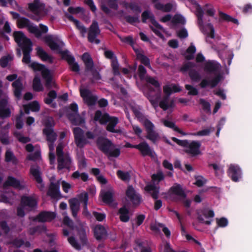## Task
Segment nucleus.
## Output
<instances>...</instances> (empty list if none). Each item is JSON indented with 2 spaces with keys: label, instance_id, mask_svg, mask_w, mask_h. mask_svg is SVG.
<instances>
[{
  "label": "nucleus",
  "instance_id": "nucleus-60",
  "mask_svg": "<svg viewBox=\"0 0 252 252\" xmlns=\"http://www.w3.org/2000/svg\"><path fill=\"white\" fill-rule=\"evenodd\" d=\"M125 19L126 22L131 25H133L135 23H139L140 22L138 15L135 16L127 15L125 17Z\"/></svg>",
  "mask_w": 252,
  "mask_h": 252
},
{
  "label": "nucleus",
  "instance_id": "nucleus-53",
  "mask_svg": "<svg viewBox=\"0 0 252 252\" xmlns=\"http://www.w3.org/2000/svg\"><path fill=\"white\" fill-rule=\"evenodd\" d=\"M189 75L190 79L193 82H198L201 79L200 74L194 68L189 72Z\"/></svg>",
  "mask_w": 252,
  "mask_h": 252
},
{
  "label": "nucleus",
  "instance_id": "nucleus-51",
  "mask_svg": "<svg viewBox=\"0 0 252 252\" xmlns=\"http://www.w3.org/2000/svg\"><path fill=\"white\" fill-rule=\"evenodd\" d=\"M71 177L74 179H79V177H81V180L83 182L87 181L89 178V176L87 173L83 172L80 174L78 171H76L73 172L71 175Z\"/></svg>",
  "mask_w": 252,
  "mask_h": 252
},
{
  "label": "nucleus",
  "instance_id": "nucleus-49",
  "mask_svg": "<svg viewBox=\"0 0 252 252\" xmlns=\"http://www.w3.org/2000/svg\"><path fill=\"white\" fill-rule=\"evenodd\" d=\"M118 177L123 181L128 182L130 180L131 176L128 171H123L119 170L116 172Z\"/></svg>",
  "mask_w": 252,
  "mask_h": 252
},
{
  "label": "nucleus",
  "instance_id": "nucleus-4",
  "mask_svg": "<svg viewBox=\"0 0 252 252\" xmlns=\"http://www.w3.org/2000/svg\"><path fill=\"white\" fill-rule=\"evenodd\" d=\"M96 145L102 153L106 155L108 158L113 157L117 158L119 157L121 154L119 148L112 149L115 146L112 141L108 138L99 136L96 141Z\"/></svg>",
  "mask_w": 252,
  "mask_h": 252
},
{
  "label": "nucleus",
  "instance_id": "nucleus-28",
  "mask_svg": "<svg viewBox=\"0 0 252 252\" xmlns=\"http://www.w3.org/2000/svg\"><path fill=\"white\" fill-rule=\"evenodd\" d=\"M12 87L13 88V93L15 97L19 100L21 98L22 92L24 89L23 84L21 81L18 79L12 83Z\"/></svg>",
  "mask_w": 252,
  "mask_h": 252
},
{
  "label": "nucleus",
  "instance_id": "nucleus-40",
  "mask_svg": "<svg viewBox=\"0 0 252 252\" xmlns=\"http://www.w3.org/2000/svg\"><path fill=\"white\" fill-rule=\"evenodd\" d=\"M32 45L24 47L22 48L23 52V58L22 62L26 63H29L31 62V53L32 50Z\"/></svg>",
  "mask_w": 252,
  "mask_h": 252
},
{
  "label": "nucleus",
  "instance_id": "nucleus-52",
  "mask_svg": "<svg viewBox=\"0 0 252 252\" xmlns=\"http://www.w3.org/2000/svg\"><path fill=\"white\" fill-rule=\"evenodd\" d=\"M111 66L112 68L113 74L115 76L120 75V72L119 71V64L116 57H115L114 60H112Z\"/></svg>",
  "mask_w": 252,
  "mask_h": 252
},
{
  "label": "nucleus",
  "instance_id": "nucleus-62",
  "mask_svg": "<svg viewBox=\"0 0 252 252\" xmlns=\"http://www.w3.org/2000/svg\"><path fill=\"white\" fill-rule=\"evenodd\" d=\"M145 80L147 83H149L154 86L156 88H160V84L158 80L155 79L153 77L151 76H147L145 78Z\"/></svg>",
  "mask_w": 252,
  "mask_h": 252
},
{
  "label": "nucleus",
  "instance_id": "nucleus-59",
  "mask_svg": "<svg viewBox=\"0 0 252 252\" xmlns=\"http://www.w3.org/2000/svg\"><path fill=\"white\" fill-rule=\"evenodd\" d=\"M68 241L69 244L76 250H80L81 249V245L76 241L75 237L73 236L68 237Z\"/></svg>",
  "mask_w": 252,
  "mask_h": 252
},
{
  "label": "nucleus",
  "instance_id": "nucleus-61",
  "mask_svg": "<svg viewBox=\"0 0 252 252\" xmlns=\"http://www.w3.org/2000/svg\"><path fill=\"white\" fill-rule=\"evenodd\" d=\"M55 126V123L52 117L46 119L44 122L45 128L44 129H53V127Z\"/></svg>",
  "mask_w": 252,
  "mask_h": 252
},
{
  "label": "nucleus",
  "instance_id": "nucleus-50",
  "mask_svg": "<svg viewBox=\"0 0 252 252\" xmlns=\"http://www.w3.org/2000/svg\"><path fill=\"white\" fill-rule=\"evenodd\" d=\"M30 67L34 70V71H40L41 72V75L42 76V72L45 70L48 69L46 67L45 65L39 63L37 62H32L30 64Z\"/></svg>",
  "mask_w": 252,
  "mask_h": 252
},
{
  "label": "nucleus",
  "instance_id": "nucleus-24",
  "mask_svg": "<svg viewBox=\"0 0 252 252\" xmlns=\"http://www.w3.org/2000/svg\"><path fill=\"white\" fill-rule=\"evenodd\" d=\"M3 186L4 188L11 187L19 189H23L24 188L19 180L10 176H8L6 181L3 183Z\"/></svg>",
  "mask_w": 252,
  "mask_h": 252
},
{
  "label": "nucleus",
  "instance_id": "nucleus-26",
  "mask_svg": "<svg viewBox=\"0 0 252 252\" xmlns=\"http://www.w3.org/2000/svg\"><path fill=\"white\" fill-rule=\"evenodd\" d=\"M21 204L24 207H28L31 209L37 206V202L32 196H23L21 199Z\"/></svg>",
  "mask_w": 252,
  "mask_h": 252
},
{
  "label": "nucleus",
  "instance_id": "nucleus-37",
  "mask_svg": "<svg viewBox=\"0 0 252 252\" xmlns=\"http://www.w3.org/2000/svg\"><path fill=\"white\" fill-rule=\"evenodd\" d=\"M154 91V89L152 87H150L149 88V91L147 94V97L153 106L156 108L158 106V101L160 98V94L158 93L156 94L155 96L151 95V93Z\"/></svg>",
  "mask_w": 252,
  "mask_h": 252
},
{
  "label": "nucleus",
  "instance_id": "nucleus-63",
  "mask_svg": "<svg viewBox=\"0 0 252 252\" xmlns=\"http://www.w3.org/2000/svg\"><path fill=\"white\" fill-rule=\"evenodd\" d=\"M216 222L219 227H225L228 223V220L224 217H221L220 219H216Z\"/></svg>",
  "mask_w": 252,
  "mask_h": 252
},
{
  "label": "nucleus",
  "instance_id": "nucleus-22",
  "mask_svg": "<svg viewBox=\"0 0 252 252\" xmlns=\"http://www.w3.org/2000/svg\"><path fill=\"white\" fill-rule=\"evenodd\" d=\"M136 146V149L140 151L143 157L149 156L152 158L154 157L155 152L146 142H141Z\"/></svg>",
  "mask_w": 252,
  "mask_h": 252
},
{
  "label": "nucleus",
  "instance_id": "nucleus-58",
  "mask_svg": "<svg viewBox=\"0 0 252 252\" xmlns=\"http://www.w3.org/2000/svg\"><path fill=\"white\" fill-rule=\"evenodd\" d=\"M14 136L17 138L18 140L22 143L26 144L31 141L30 138L23 136L20 133L18 132L14 133Z\"/></svg>",
  "mask_w": 252,
  "mask_h": 252
},
{
  "label": "nucleus",
  "instance_id": "nucleus-38",
  "mask_svg": "<svg viewBox=\"0 0 252 252\" xmlns=\"http://www.w3.org/2000/svg\"><path fill=\"white\" fill-rule=\"evenodd\" d=\"M23 108L26 114H29L30 110L32 112H38L40 110V105L37 101H33L28 104L24 105Z\"/></svg>",
  "mask_w": 252,
  "mask_h": 252
},
{
  "label": "nucleus",
  "instance_id": "nucleus-21",
  "mask_svg": "<svg viewBox=\"0 0 252 252\" xmlns=\"http://www.w3.org/2000/svg\"><path fill=\"white\" fill-rule=\"evenodd\" d=\"M100 33L98 22L93 21L88 30V40L91 43H93L94 39Z\"/></svg>",
  "mask_w": 252,
  "mask_h": 252
},
{
  "label": "nucleus",
  "instance_id": "nucleus-45",
  "mask_svg": "<svg viewBox=\"0 0 252 252\" xmlns=\"http://www.w3.org/2000/svg\"><path fill=\"white\" fill-rule=\"evenodd\" d=\"M47 230L46 227L44 225H38L30 227L28 230V233L31 235H33L36 233L41 234L45 232Z\"/></svg>",
  "mask_w": 252,
  "mask_h": 252
},
{
  "label": "nucleus",
  "instance_id": "nucleus-8",
  "mask_svg": "<svg viewBox=\"0 0 252 252\" xmlns=\"http://www.w3.org/2000/svg\"><path fill=\"white\" fill-rule=\"evenodd\" d=\"M144 126L147 132L146 138L151 141L153 143H156V141L159 138V134L155 130V126L154 124L149 119L144 118L140 121Z\"/></svg>",
  "mask_w": 252,
  "mask_h": 252
},
{
  "label": "nucleus",
  "instance_id": "nucleus-3",
  "mask_svg": "<svg viewBox=\"0 0 252 252\" xmlns=\"http://www.w3.org/2000/svg\"><path fill=\"white\" fill-rule=\"evenodd\" d=\"M17 26L19 29L27 28L29 32L34 34L37 38H40L42 33H46L48 32V28L47 26L40 24L39 25L40 29H39L29 19L24 17H22L17 21Z\"/></svg>",
  "mask_w": 252,
  "mask_h": 252
},
{
  "label": "nucleus",
  "instance_id": "nucleus-16",
  "mask_svg": "<svg viewBox=\"0 0 252 252\" xmlns=\"http://www.w3.org/2000/svg\"><path fill=\"white\" fill-rule=\"evenodd\" d=\"M3 94V91L0 89V98ZM8 101L7 98H2L0 99V118L4 119L9 118L11 115V110L7 107Z\"/></svg>",
  "mask_w": 252,
  "mask_h": 252
},
{
  "label": "nucleus",
  "instance_id": "nucleus-48",
  "mask_svg": "<svg viewBox=\"0 0 252 252\" xmlns=\"http://www.w3.org/2000/svg\"><path fill=\"white\" fill-rule=\"evenodd\" d=\"M33 90L35 92H41L43 91V87L41 82L40 79L38 76H35L32 82Z\"/></svg>",
  "mask_w": 252,
  "mask_h": 252
},
{
  "label": "nucleus",
  "instance_id": "nucleus-15",
  "mask_svg": "<svg viewBox=\"0 0 252 252\" xmlns=\"http://www.w3.org/2000/svg\"><path fill=\"white\" fill-rule=\"evenodd\" d=\"M13 36L15 42L21 48L32 45L31 40L26 36L22 32H13Z\"/></svg>",
  "mask_w": 252,
  "mask_h": 252
},
{
  "label": "nucleus",
  "instance_id": "nucleus-43",
  "mask_svg": "<svg viewBox=\"0 0 252 252\" xmlns=\"http://www.w3.org/2000/svg\"><path fill=\"white\" fill-rule=\"evenodd\" d=\"M196 49L195 46L191 43L183 55L187 60L190 61L194 59V54L196 52Z\"/></svg>",
  "mask_w": 252,
  "mask_h": 252
},
{
  "label": "nucleus",
  "instance_id": "nucleus-27",
  "mask_svg": "<svg viewBox=\"0 0 252 252\" xmlns=\"http://www.w3.org/2000/svg\"><path fill=\"white\" fill-rule=\"evenodd\" d=\"M68 203L72 215L74 219H76L80 210V200L79 198H72L68 200Z\"/></svg>",
  "mask_w": 252,
  "mask_h": 252
},
{
  "label": "nucleus",
  "instance_id": "nucleus-17",
  "mask_svg": "<svg viewBox=\"0 0 252 252\" xmlns=\"http://www.w3.org/2000/svg\"><path fill=\"white\" fill-rule=\"evenodd\" d=\"M56 214L55 212L43 211L40 212L32 220L39 222H50L55 219Z\"/></svg>",
  "mask_w": 252,
  "mask_h": 252
},
{
  "label": "nucleus",
  "instance_id": "nucleus-9",
  "mask_svg": "<svg viewBox=\"0 0 252 252\" xmlns=\"http://www.w3.org/2000/svg\"><path fill=\"white\" fill-rule=\"evenodd\" d=\"M145 190L151 194L152 198L156 200L155 202L154 209L155 210H159L162 205V202L161 200H157L159 192V188L154 184H149L145 187Z\"/></svg>",
  "mask_w": 252,
  "mask_h": 252
},
{
  "label": "nucleus",
  "instance_id": "nucleus-56",
  "mask_svg": "<svg viewBox=\"0 0 252 252\" xmlns=\"http://www.w3.org/2000/svg\"><path fill=\"white\" fill-rule=\"evenodd\" d=\"M137 58L140 61L142 64L148 67L150 66V59L145 55L141 53L137 54Z\"/></svg>",
  "mask_w": 252,
  "mask_h": 252
},
{
  "label": "nucleus",
  "instance_id": "nucleus-33",
  "mask_svg": "<svg viewBox=\"0 0 252 252\" xmlns=\"http://www.w3.org/2000/svg\"><path fill=\"white\" fill-rule=\"evenodd\" d=\"M80 202L83 203V214L85 216H89L90 213L88 210L87 205L88 202V193L87 192H83L78 195Z\"/></svg>",
  "mask_w": 252,
  "mask_h": 252
},
{
  "label": "nucleus",
  "instance_id": "nucleus-11",
  "mask_svg": "<svg viewBox=\"0 0 252 252\" xmlns=\"http://www.w3.org/2000/svg\"><path fill=\"white\" fill-rule=\"evenodd\" d=\"M30 172L37 183V188L41 191H44L45 184L41 177L42 173L40 171V167L37 165H32L30 167Z\"/></svg>",
  "mask_w": 252,
  "mask_h": 252
},
{
  "label": "nucleus",
  "instance_id": "nucleus-30",
  "mask_svg": "<svg viewBox=\"0 0 252 252\" xmlns=\"http://www.w3.org/2000/svg\"><path fill=\"white\" fill-rule=\"evenodd\" d=\"M94 236L97 241H100L106 237L107 232L105 227L102 225H97L94 229Z\"/></svg>",
  "mask_w": 252,
  "mask_h": 252
},
{
  "label": "nucleus",
  "instance_id": "nucleus-42",
  "mask_svg": "<svg viewBox=\"0 0 252 252\" xmlns=\"http://www.w3.org/2000/svg\"><path fill=\"white\" fill-rule=\"evenodd\" d=\"M123 6L126 8L130 9L133 12L138 15L141 12V8L137 3L134 2H128L126 1H124Z\"/></svg>",
  "mask_w": 252,
  "mask_h": 252
},
{
  "label": "nucleus",
  "instance_id": "nucleus-64",
  "mask_svg": "<svg viewBox=\"0 0 252 252\" xmlns=\"http://www.w3.org/2000/svg\"><path fill=\"white\" fill-rule=\"evenodd\" d=\"M200 104L202 105V109L203 110L207 112L210 113L211 112V105L210 104L205 100L204 99L201 98L199 100Z\"/></svg>",
  "mask_w": 252,
  "mask_h": 252
},
{
  "label": "nucleus",
  "instance_id": "nucleus-57",
  "mask_svg": "<svg viewBox=\"0 0 252 252\" xmlns=\"http://www.w3.org/2000/svg\"><path fill=\"white\" fill-rule=\"evenodd\" d=\"M169 101V97H168V96H164L159 103V107L164 111L167 110L169 109V106H168Z\"/></svg>",
  "mask_w": 252,
  "mask_h": 252
},
{
  "label": "nucleus",
  "instance_id": "nucleus-19",
  "mask_svg": "<svg viewBox=\"0 0 252 252\" xmlns=\"http://www.w3.org/2000/svg\"><path fill=\"white\" fill-rule=\"evenodd\" d=\"M227 174L233 182H237L242 177L241 169L237 165L230 164L227 171Z\"/></svg>",
  "mask_w": 252,
  "mask_h": 252
},
{
  "label": "nucleus",
  "instance_id": "nucleus-2",
  "mask_svg": "<svg viewBox=\"0 0 252 252\" xmlns=\"http://www.w3.org/2000/svg\"><path fill=\"white\" fill-rule=\"evenodd\" d=\"M203 9L198 5L196 8V16L197 17V24L204 34H206L207 36L210 37L211 38H215V29L213 25L211 23H208L206 25L203 24V15L204 11L206 12L207 15L214 17L215 14V10L214 7L210 4H206Z\"/></svg>",
  "mask_w": 252,
  "mask_h": 252
},
{
  "label": "nucleus",
  "instance_id": "nucleus-12",
  "mask_svg": "<svg viewBox=\"0 0 252 252\" xmlns=\"http://www.w3.org/2000/svg\"><path fill=\"white\" fill-rule=\"evenodd\" d=\"M168 193L169 196L176 195V197L173 199L174 201H181L182 199H185L187 197V194L183 189L182 186L178 183H175L169 189Z\"/></svg>",
  "mask_w": 252,
  "mask_h": 252
},
{
  "label": "nucleus",
  "instance_id": "nucleus-10",
  "mask_svg": "<svg viewBox=\"0 0 252 252\" xmlns=\"http://www.w3.org/2000/svg\"><path fill=\"white\" fill-rule=\"evenodd\" d=\"M126 195L132 203L133 207H138L142 201L141 195L136 191L132 186H129L127 187L126 191Z\"/></svg>",
  "mask_w": 252,
  "mask_h": 252
},
{
  "label": "nucleus",
  "instance_id": "nucleus-14",
  "mask_svg": "<svg viewBox=\"0 0 252 252\" xmlns=\"http://www.w3.org/2000/svg\"><path fill=\"white\" fill-rule=\"evenodd\" d=\"M80 93L83 100L88 106H93L97 101L98 97L93 95L90 90L87 89H80Z\"/></svg>",
  "mask_w": 252,
  "mask_h": 252
},
{
  "label": "nucleus",
  "instance_id": "nucleus-7",
  "mask_svg": "<svg viewBox=\"0 0 252 252\" xmlns=\"http://www.w3.org/2000/svg\"><path fill=\"white\" fill-rule=\"evenodd\" d=\"M82 60L84 63L86 71H91L93 78L90 79L92 84L94 83V81L99 80L101 76L97 70L94 68V63L90 54L88 53H84L82 56Z\"/></svg>",
  "mask_w": 252,
  "mask_h": 252
},
{
  "label": "nucleus",
  "instance_id": "nucleus-34",
  "mask_svg": "<svg viewBox=\"0 0 252 252\" xmlns=\"http://www.w3.org/2000/svg\"><path fill=\"white\" fill-rule=\"evenodd\" d=\"M129 211L125 205L120 208L118 212L120 220L124 222H127L129 220Z\"/></svg>",
  "mask_w": 252,
  "mask_h": 252
},
{
  "label": "nucleus",
  "instance_id": "nucleus-39",
  "mask_svg": "<svg viewBox=\"0 0 252 252\" xmlns=\"http://www.w3.org/2000/svg\"><path fill=\"white\" fill-rule=\"evenodd\" d=\"M114 192L112 190H107L101 193L102 201L104 203L110 205L114 201Z\"/></svg>",
  "mask_w": 252,
  "mask_h": 252
},
{
  "label": "nucleus",
  "instance_id": "nucleus-32",
  "mask_svg": "<svg viewBox=\"0 0 252 252\" xmlns=\"http://www.w3.org/2000/svg\"><path fill=\"white\" fill-rule=\"evenodd\" d=\"M37 56L44 62L48 61L49 63H53V58L45 52L43 48L40 47H37L36 48Z\"/></svg>",
  "mask_w": 252,
  "mask_h": 252
},
{
  "label": "nucleus",
  "instance_id": "nucleus-55",
  "mask_svg": "<svg viewBox=\"0 0 252 252\" xmlns=\"http://www.w3.org/2000/svg\"><path fill=\"white\" fill-rule=\"evenodd\" d=\"M13 60V57L10 55H7L2 57L0 59V65L2 68L6 67L9 62Z\"/></svg>",
  "mask_w": 252,
  "mask_h": 252
},
{
  "label": "nucleus",
  "instance_id": "nucleus-54",
  "mask_svg": "<svg viewBox=\"0 0 252 252\" xmlns=\"http://www.w3.org/2000/svg\"><path fill=\"white\" fill-rule=\"evenodd\" d=\"M28 7L30 11L33 12L37 11L40 7V0H34L33 2L28 4Z\"/></svg>",
  "mask_w": 252,
  "mask_h": 252
},
{
  "label": "nucleus",
  "instance_id": "nucleus-31",
  "mask_svg": "<svg viewBox=\"0 0 252 252\" xmlns=\"http://www.w3.org/2000/svg\"><path fill=\"white\" fill-rule=\"evenodd\" d=\"M108 113H104L102 115L101 111L97 110L94 114V120L95 121H99V123L101 125L107 124L111 118Z\"/></svg>",
  "mask_w": 252,
  "mask_h": 252
},
{
  "label": "nucleus",
  "instance_id": "nucleus-41",
  "mask_svg": "<svg viewBox=\"0 0 252 252\" xmlns=\"http://www.w3.org/2000/svg\"><path fill=\"white\" fill-rule=\"evenodd\" d=\"M4 160L6 162H11L13 165H16L18 163V160L10 150H7L5 153Z\"/></svg>",
  "mask_w": 252,
  "mask_h": 252
},
{
  "label": "nucleus",
  "instance_id": "nucleus-5",
  "mask_svg": "<svg viewBox=\"0 0 252 252\" xmlns=\"http://www.w3.org/2000/svg\"><path fill=\"white\" fill-rule=\"evenodd\" d=\"M43 40L52 50L57 51L58 53L61 55L62 59L65 60L68 64L72 63L75 61L74 56L68 50H62L59 44L54 40L52 35L45 36Z\"/></svg>",
  "mask_w": 252,
  "mask_h": 252
},
{
  "label": "nucleus",
  "instance_id": "nucleus-44",
  "mask_svg": "<svg viewBox=\"0 0 252 252\" xmlns=\"http://www.w3.org/2000/svg\"><path fill=\"white\" fill-rule=\"evenodd\" d=\"M162 122L163 125L165 126L173 129L175 131L177 132L178 133L182 134V135H188V133L184 132L183 130L180 129L178 127H177L174 122L166 120H163L162 121Z\"/></svg>",
  "mask_w": 252,
  "mask_h": 252
},
{
  "label": "nucleus",
  "instance_id": "nucleus-29",
  "mask_svg": "<svg viewBox=\"0 0 252 252\" xmlns=\"http://www.w3.org/2000/svg\"><path fill=\"white\" fill-rule=\"evenodd\" d=\"M65 16L70 21L74 24L76 28L80 31L82 36L84 37L87 32L86 28L79 20L75 19L72 15L66 13Z\"/></svg>",
  "mask_w": 252,
  "mask_h": 252
},
{
  "label": "nucleus",
  "instance_id": "nucleus-18",
  "mask_svg": "<svg viewBox=\"0 0 252 252\" xmlns=\"http://www.w3.org/2000/svg\"><path fill=\"white\" fill-rule=\"evenodd\" d=\"M142 22L147 23V20H149L152 25L160 30H163V27L160 25L156 20L154 15L149 10H145L141 14Z\"/></svg>",
  "mask_w": 252,
  "mask_h": 252
},
{
  "label": "nucleus",
  "instance_id": "nucleus-47",
  "mask_svg": "<svg viewBox=\"0 0 252 252\" xmlns=\"http://www.w3.org/2000/svg\"><path fill=\"white\" fill-rule=\"evenodd\" d=\"M196 66L195 63L191 62H188L183 64L180 67V71L185 74L187 72H189Z\"/></svg>",
  "mask_w": 252,
  "mask_h": 252
},
{
  "label": "nucleus",
  "instance_id": "nucleus-25",
  "mask_svg": "<svg viewBox=\"0 0 252 252\" xmlns=\"http://www.w3.org/2000/svg\"><path fill=\"white\" fill-rule=\"evenodd\" d=\"M47 194L52 198L54 199L57 198L60 196V192L59 181L55 183L51 182Z\"/></svg>",
  "mask_w": 252,
  "mask_h": 252
},
{
  "label": "nucleus",
  "instance_id": "nucleus-13",
  "mask_svg": "<svg viewBox=\"0 0 252 252\" xmlns=\"http://www.w3.org/2000/svg\"><path fill=\"white\" fill-rule=\"evenodd\" d=\"M73 133L75 143L78 148H84L86 144L89 143V141L84 138V131L80 127H74L73 129Z\"/></svg>",
  "mask_w": 252,
  "mask_h": 252
},
{
  "label": "nucleus",
  "instance_id": "nucleus-6",
  "mask_svg": "<svg viewBox=\"0 0 252 252\" xmlns=\"http://www.w3.org/2000/svg\"><path fill=\"white\" fill-rule=\"evenodd\" d=\"M171 139L178 145L186 148L185 152L191 157H195L201 153V143L198 141H192L189 143L188 140H180L174 137Z\"/></svg>",
  "mask_w": 252,
  "mask_h": 252
},
{
  "label": "nucleus",
  "instance_id": "nucleus-46",
  "mask_svg": "<svg viewBox=\"0 0 252 252\" xmlns=\"http://www.w3.org/2000/svg\"><path fill=\"white\" fill-rule=\"evenodd\" d=\"M43 132L46 136L47 141L53 143L56 140L57 135L53 129H43Z\"/></svg>",
  "mask_w": 252,
  "mask_h": 252
},
{
  "label": "nucleus",
  "instance_id": "nucleus-35",
  "mask_svg": "<svg viewBox=\"0 0 252 252\" xmlns=\"http://www.w3.org/2000/svg\"><path fill=\"white\" fill-rule=\"evenodd\" d=\"M67 118L71 124L74 126L81 125L85 123V120L78 113H69L67 115Z\"/></svg>",
  "mask_w": 252,
  "mask_h": 252
},
{
  "label": "nucleus",
  "instance_id": "nucleus-36",
  "mask_svg": "<svg viewBox=\"0 0 252 252\" xmlns=\"http://www.w3.org/2000/svg\"><path fill=\"white\" fill-rule=\"evenodd\" d=\"M119 123V119L117 117H112L110 120L107 123L106 130L110 132L118 133L120 132L119 129H115V126Z\"/></svg>",
  "mask_w": 252,
  "mask_h": 252
},
{
  "label": "nucleus",
  "instance_id": "nucleus-1",
  "mask_svg": "<svg viewBox=\"0 0 252 252\" xmlns=\"http://www.w3.org/2000/svg\"><path fill=\"white\" fill-rule=\"evenodd\" d=\"M203 69L206 72L214 74L215 76L211 79L208 78H203L200 82L199 86L203 89L207 87L215 88L222 79V75L219 73L220 64L214 60H208L204 63Z\"/></svg>",
  "mask_w": 252,
  "mask_h": 252
},
{
  "label": "nucleus",
  "instance_id": "nucleus-20",
  "mask_svg": "<svg viewBox=\"0 0 252 252\" xmlns=\"http://www.w3.org/2000/svg\"><path fill=\"white\" fill-rule=\"evenodd\" d=\"M58 170H61L63 169H69L71 164V158L68 154L57 157Z\"/></svg>",
  "mask_w": 252,
  "mask_h": 252
},
{
  "label": "nucleus",
  "instance_id": "nucleus-23",
  "mask_svg": "<svg viewBox=\"0 0 252 252\" xmlns=\"http://www.w3.org/2000/svg\"><path fill=\"white\" fill-rule=\"evenodd\" d=\"M42 77L45 81V86L47 89L50 90L52 88L57 87L56 83L53 81V77L49 69L44 71Z\"/></svg>",
  "mask_w": 252,
  "mask_h": 252
}]
</instances>
